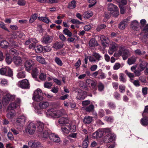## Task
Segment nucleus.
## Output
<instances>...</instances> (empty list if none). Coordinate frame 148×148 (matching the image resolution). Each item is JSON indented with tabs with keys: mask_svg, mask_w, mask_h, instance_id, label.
<instances>
[{
	"mask_svg": "<svg viewBox=\"0 0 148 148\" xmlns=\"http://www.w3.org/2000/svg\"><path fill=\"white\" fill-rule=\"evenodd\" d=\"M130 19L128 18L124 19L119 25V27L121 29H123L128 24V21Z\"/></svg>",
	"mask_w": 148,
	"mask_h": 148,
	"instance_id": "obj_14",
	"label": "nucleus"
},
{
	"mask_svg": "<svg viewBox=\"0 0 148 148\" xmlns=\"http://www.w3.org/2000/svg\"><path fill=\"white\" fill-rule=\"evenodd\" d=\"M142 71L139 69V68H138L137 69L134 71V73L136 76H139L141 75V72Z\"/></svg>",
	"mask_w": 148,
	"mask_h": 148,
	"instance_id": "obj_53",
	"label": "nucleus"
},
{
	"mask_svg": "<svg viewBox=\"0 0 148 148\" xmlns=\"http://www.w3.org/2000/svg\"><path fill=\"white\" fill-rule=\"evenodd\" d=\"M86 92L84 91H82L80 92L79 93V94L76 97V98L79 100H82L84 99L86 95Z\"/></svg>",
	"mask_w": 148,
	"mask_h": 148,
	"instance_id": "obj_22",
	"label": "nucleus"
},
{
	"mask_svg": "<svg viewBox=\"0 0 148 148\" xmlns=\"http://www.w3.org/2000/svg\"><path fill=\"white\" fill-rule=\"evenodd\" d=\"M118 45L114 42H111L108 50V53L110 55H112L114 52L116 51L117 49Z\"/></svg>",
	"mask_w": 148,
	"mask_h": 148,
	"instance_id": "obj_5",
	"label": "nucleus"
},
{
	"mask_svg": "<svg viewBox=\"0 0 148 148\" xmlns=\"http://www.w3.org/2000/svg\"><path fill=\"white\" fill-rule=\"evenodd\" d=\"M96 0H88L89 3H91V4L89 5V7L90 8L95 5L96 3Z\"/></svg>",
	"mask_w": 148,
	"mask_h": 148,
	"instance_id": "obj_61",
	"label": "nucleus"
},
{
	"mask_svg": "<svg viewBox=\"0 0 148 148\" xmlns=\"http://www.w3.org/2000/svg\"><path fill=\"white\" fill-rule=\"evenodd\" d=\"M2 101L3 105L4 106H6L9 103L10 101L8 98L5 95L2 98Z\"/></svg>",
	"mask_w": 148,
	"mask_h": 148,
	"instance_id": "obj_30",
	"label": "nucleus"
},
{
	"mask_svg": "<svg viewBox=\"0 0 148 148\" xmlns=\"http://www.w3.org/2000/svg\"><path fill=\"white\" fill-rule=\"evenodd\" d=\"M69 122V120L67 119L64 117H62L58 120V123L61 125H65Z\"/></svg>",
	"mask_w": 148,
	"mask_h": 148,
	"instance_id": "obj_20",
	"label": "nucleus"
},
{
	"mask_svg": "<svg viewBox=\"0 0 148 148\" xmlns=\"http://www.w3.org/2000/svg\"><path fill=\"white\" fill-rule=\"evenodd\" d=\"M43 47L41 45H38L35 46L34 49L36 53H40L43 50Z\"/></svg>",
	"mask_w": 148,
	"mask_h": 148,
	"instance_id": "obj_36",
	"label": "nucleus"
},
{
	"mask_svg": "<svg viewBox=\"0 0 148 148\" xmlns=\"http://www.w3.org/2000/svg\"><path fill=\"white\" fill-rule=\"evenodd\" d=\"M93 117L92 116H86L83 119V123L86 124H89L93 121Z\"/></svg>",
	"mask_w": 148,
	"mask_h": 148,
	"instance_id": "obj_19",
	"label": "nucleus"
},
{
	"mask_svg": "<svg viewBox=\"0 0 148 148\" xmlns=\"http://www.w3.org/2000/svg\"><path fill=\"white\" fill-rule=\"evenodd\" d=\"M52 85V84L51 82H45L44 84L45 87L47 88H50Z\"/></svg>",
	"mask_w": 148,
	"mask_h": 148,
	"instance_id": "obj_58",
	"label": "nucleus"
},
{
	"mask_svg": "<svg viewBox=\"0 0 148 148\" xmlns=\"http://www.w3.org/2000/svg\"><path fill=\"white\" fill-rule=\"evenodd\" d=\"M6 57V61L8 64H10L12 61V58L9 54H7Z\"/></svg>",
	"mask_w": 148,
	"mask_h": 148,
	"instance_id": "obj_54",
	"label": "nucleus"
},
{
	"mask_svg": "<svg viewBox=\"0 0 148 148\" xmlns=\"http://www.w3.org/2000/svg\"><path fill=\"white\" fill-rule=\"evenodd\" d=\"M52 37L47 35L44 37L42 38V42L45 44H49L52 42Z\"/></svg>",
	"mask_w": 148,
	"mask_h": 148,
	"instance_id": "obj_15",
	"label": "nucleus"
},
{
	"mask_svg": "<svg viewBox=\"0 0 148 148\" xmlns=\"http://www.w3.org/2000/svg\"><path fill=\"white\" fill-rule=\"evenodd\" d=\"M37 14H35L31 16L30 18L29 19V22L30 23H32L37 19Z\"/></svg>",
	"mask_w": 148,
	"mask_h": 148,
	"instance_id": "obj_43",
	"label": "nucleus"
},
{
	"mask_svg": "<svg viewBox=\"0 0 148 148\" xmlns=\"http://www.w3.org/2000/svg\"><path fill=\"white\" fill-rule=\"evenodd\" d=\"M61 129L62 132L66 134H68L69 132V129L67 127H62Z\"/></svg>",
	"mask_w": 148,
	"mask_h": 148,
	"instance_id": "obj_63",
	"label": "nucleus"
},
{
	"mask_svg": "<svg viewBox=\"0 0 148 148\" xmlns=\"http://www.w3.org/2000/svg\"><path fill=\"white\" fill-rule=\"evenodd\" d=\"M49 103L47 101H42L40 102L39 105L41 109H46L49 106Z\"/></svg>",
	"mask_w": 148,
	"mask_h": 148,
	"instance_id": "obj_21",
	"label": "nucleus"
},
{
	"mask_svg": "<svg viewBox=\"0 0 148 148\" xmlns=\"http://www.w3.org/2000/svg\"><path fill=\"white\" fill-rule=\"evenodd\" d=\"M119 79L120 81L123 83H125L126 81V76L123 73H120L119 75Z\"/></svg>",
	"mask_w": 148,
	"mask_h": 148,
	"instance_id": "obj_35",
	"label": "nucleus"
},
{
	"mask_svg": "<svg viewBox=\"0 0 148 148\" xmlns=\"http://www.w3.org/2000/svg\"><path fill=\"white\" fill-rule=\"evenodd\" d=\"M125 87L123 85H120L119 86V91L121 93H123L125 91Z\"/></svg>",
	"mask_w": 148,
	"mask_h": 148,
	"instance_id": "obj_59",
	"label": "nucleus"
},
{
	"mask_svg": "<svg viewBox=\"0 0 148 148\" xmlns=\"http://www.w3.org/2000/svg\"><path fill=\"white\" fill-rule=\"evenodd\" d=\"M101 132H98V131H97L92 134V137L95 138H100L101 136Z\"/></svg>",
	"mask_w": 148,
	"mask_h": 148,
	"instance_id": "obj_42",
	"label": "nucleus"
},
{
	"mask_svg": "<svg viewBox=\"0 0 148 148\" xmlns=\"http://www.w3.org/2000/svg\"><path fill=\"white\" fill-rule=\"evenodd\" d=\"M39 73V71L37 67H34L32 69V75L34 78H36Z\"/></svg>",
	"mask_w": 148,
	"mask_h": 148,
	"instance_id": "obj_24",
	"label": "nucleus"
},
{
	"mask_svg": "<svg viewBox=\"0 0 148 148\" xmlns=\"http://www.w3.org/2000/svg\"><path fill=\"white\" fill-rule=\"evenodd\" d=\"M36 60L42 64H47V62L45 60L44 58L40 56H38L36 57Z\"/></svg>",
	"mask_w": 148,
	"mask_h": 148,
	"instance_id": "obj_25",
	"label": "nucleus"
},
{
	"mask_svg": "<svg viewBox=\"0 0 148 148\" xmlns=\"http://www.w3.org/2000/svg\"><path fill=\"white\" fill-rule=\"evenodd\" d=\"M63 113L60 110H58L55 108L48 109L46 112L47 116H51L54 118H59L62 115Z\"/></svg>",
	"mask_w": 148,
	"mask_h": 148,
	"instance_id": "obj_1",
	"label": "nucleus"
},
{
	"mask_svg": "<svg viewBox=\"0 0 148 148\" xmlns=\"http://www.w3.org/2000/svg\"><path fill=\"white\" fill-rule=\"evenodd\" d=\"M140 122L143 126H145L148 124V119L147 117H144L142 119Z\"/></svg>",
	"mask_w": 148,
	"mask_h": 148,
	"instance_id": "obj_39",
	"label": "nucleus"
},
{
	"mask_svg": "<svg viewBox=\"0 0 148 148\" xmlns=\"http://www.w3.org/2000/svg\"><path fill=\"white\" fill-rule=\"evenodd\" d=\"M106 27V26L103 24H101L98 26L97 30V31H99L101 29L104 28Z\"/></svg>",
	"mask_w": 148,
	"mask_h": 148,
	"instance_id": "obj_64",
	"label": "nucleus"
},
{
	"mask_svg": "<svg viewBox=\"0 0 148 148\" xmlns=\"http://www.w3.org/2000/svg\"><path fill=\"white\" fill-rule=\"evenodd\" d=\"M26 117L24 115L20 116L16 119L15 123L16 125L22 127L25 123Z\"/></svg>",
	"mask_w": 148,
	"mask_h": 148,
	"instance_id": "obj_4",
	"label": "nucleus"
},
{
	"mask_svg": "<svg viewBox=\"0 0 148 148\" xmlns=\"http://www.w3.org/2000/svg\"><path fill=\"white\" fill-rule=\"evenodd\" d=\"M110 13L113 16L115 17L118 16L119 14V12L118 8L117 9L114 10V11L112 12H111Z\"/></svg>",
	"mask_w": 148,
	"mask_h": 148,
	"instance_id": "obj_41",
	"label": "nucleus"
},
{
	"mask_svg": "<svg viewBox=\"0 0 148 148\" xmlns=\"http://www.w3.org/2000/svg\"><path fill=\"white\" fill-rule=\"evenodd\" d=\"M99 76L98 78L100 79H103L106 77L105 74L103 73L101 70H99Z\"/></svg>",
	"mask_w": 148,
	"mask_h": 148,
	"instance_id": "obj_37",
	"label": "nucleus"
},
{
	"mask_svg": "<svg viewBox=\"0 0 148 148\" xmlns=\"http://www.w3.org/2000/svg\"><path fill=\"white\" fill-rule=\"evenodd\" d=\"M38 19L40 21H42L47 23H48L49 22H50V21L47 18L45 17H39Z\"/></svg>",
	"mask_w": 148,
	"mask_h": 148,
	"instance_id": "obj_48",
	"label": "nucleus"
},
{
	"mask_svg": "<svg viewBox=\"0 0 148 148\" xmlns=\"http://www.w3.org/2000/svg\"><path fill=\"white\" fill-rule=\"evenodd\" d=\"M114 138V135L112 133H109L105 136L103 139V141L106 143H108L113 141Z\"/></svg>",
	"mask_w": 148,
	"mask_h": 148,
	"instance_id": "obj_6",
	"label": "nucleus"
},
{
	"mask_svg": "<svg viewBox=\"0 0 148 148\" xmlns=\"http://www.w3.org/2000/svg\"><path fill=\"white\" fill-rule=\"evenodd\" d=\"M18 106V104H16V103H12L9 105L8 108L10 110H12L17 108Z\"/></svg>",
	"mask_w": 148,
	"mask_h": 148,
	"instance_id": "obj_33",
	"label": "nucleus"
},
{
	"mask_svg": "<svg viewBox=\"0 0 148 148\" xmlns=\"http://www.w3.org/2000/svg\"><path fill=\"white\" fill-rule=\"evenodd\" d=\"M42 95L41 90L38 88L34 92L33 97V99L37 101H40L43 99Z\"/></svg>",
	"mask_w": 148,
	"mask_h": 148,
	"instance_id": "obj_2",
	"label": "nucleus"
},
{
	"mask_svg": "<svg viewBox=\"0 0 148 148\" xmlns=\"http://www.w3.org/2000/svg\"><path fill=\"white\" fill-rule=\"evenodd\" d=\"M51 134L50 130H48L47 128H45L43 132L39 133L38 135L43 138H47L48 135L49 136V134Z\"/></svg>",
	"mask_w": 148,
	"mask_h": 148,
	"instance_id": "obj_13",
	"label": "nucleus"
},
{
	"mask_svg": "<svg viewBox=\"0 0 148 148\" xmlns=\"http://www.w3.org/2000/svg\"><path fill=\"white\" fill-rule=\"evenodd\" d=\"M108 10L109 11H110V12H112L118 8V7L116 5H114L113 4L110 3L108 5Z\"/></svg>",
	"mask_w": 148,
	"mask_h": 148,
	"instance_id": "obj_26",
	"label": "nucleus"
},
{
	"mask_svg": "<svg viewBox=\"0 0 148 148\" xmlns=\"http://www.w3.org/2000/svg\"><path fill=\"white\" fill-rule=\"evenodd\" d=\"M28 144L29 147L32 148H37L42 147L41 143L38 141L34 142L32 141H29Z\"/></svg>",
	"mask_w": 148,
	"mask_h": 148,
	"instance_id": "obj_12",
	"label": "nucleus"
},
{
	"mask_svg": "<svg viewBox=\"0 0 148 148\" xmlns=\"http://www.w3.org/2000/svg\"><path fill=\"white\" fill-rule=\"evenodd\" d=\"M17 85L18 87L24 89H28L30 87L29 82L26 79L18 82Z\"/></svg>",
	"mask_w": 148,
	"mask_h": 148,
	"instance_id": "obj_3",
	"label": "nucleus"
},
{
	"mask_svg": "<svg viewBox=\"0 0 148 148\" xmlns=\"http://www.w3.org/2000/svg\"><path fill=\"white\" fill-rule=\"evenodd\" d=\"M92 56L95 58L96 60L99 61L101 60V58L102 57L98 53H93Z\"/></svg>",
	"mask_w": 148,
	"mask_h": 148,
	"instance_id": "obj_51",
	"label": "nucleus"
},
{
	"mask_svg": "<svg viewBox=\"0 0 148 148\" xmlns=\"http://www.w3.org/2000/svg\"><path fill=\"white\" fill-rule=\"evenodd\" d=\"M12 61L14 64L17 66H20L22 64V60L19 56H14L12 59Z\"/></svg>",
	"mask_w": 148,
	"mask_h": 148,
	"instance_id": "obj_11",
	"label": "nucleus"
},
{
	"mask_svg": "<svg viewBox=\"0 0 148 148\" xmlns=\"http://www.w3.org/2000/svg\"><path fill=\"white\" fill-rule=\"evenodd\" d=\"M7 71L5 75L11 77L13 75V72L11 69L8 67H7Z\"/></svg>",
	"mask_w": 148,
	"mask_h": 148,
	"instance_id": "obj_50",
	"label": "nucleus"
},
{
	"mask_svg": "<svg viewBox=\"0 0 148 148\" xmlns=\"http://www.w3.org/2000/svg\"><path fill=\"white\" fill-rule=\"evenodd\" d=\"M131 27L134 30L137 31L139 27L138 22L136 20H134L131 22Z\"/></svg>",
	"mask_w": 148,
	"mask_h": 148,
	"instance_id": "obj_17",
	"label": "nucleus"
},
{
	"mask_svg": "<svg viewBox=\"0 0 148 148\" xmlns=\"http://www.w3.org/2000/svg\"><path fill=\"white\" fill-rule=\"evenodd\" d=\"M37 131L38 133H39L42 132L44 130V123L41 122L39 121L37 123Z\"/></svg>",
	"mask_w": 148,
	"mask_h": 148,
	"instance_id": "obj_16",
	"label": "nucleus"
},
{
	"mask_svg": "<svg viewBox=\"0 0 148 148\" xmlns=\"http://www.w3.org/2000/svg\"><path fill=\"white\" fill-rule=\"evenodd\" d=\"M64 45L63 42L57 41L53 44V47L56 50L61 49Z\"/></svg>",
	"mask_w": 148,
	"mask_h": 148,
	"instance_id": "obj_18",
	"label": "nucleus"
},
{
	"mask_svg": "<svg viewBox=\"0 0 148 148\" xmlns=\"http://www.w3.org/2000/svg\"><path fill=\"white\" fill-rule=\"evenodd\" d=\"M34 64V62L32 60H30L27 61L25 65L26 70L27 71H29Z\"/></svg>",
	"mask_w": 148,
	"mask_h": 148,
	"instance_id": "obj_7",
	"label": "nucleus"
},
{
	"mask_svg": "<svg viewBox=\"0 0 148 148\" xmlns=\"http://www.w3.org/2000/svg\"><path fill=\"white\" fill-rule=\"evenodd\" d=\"M0 27L8 31V32H10L9 30L5 26V24L2 22L0 21Z\"/></svg>",
	"mask_w": 148,
	"mask_h": 148,
	"instance_id": "obj_60",
	"label": "nucleus"
},
{
	"mask_svg": "<svg viewBox=\"0 0 148 148\" xmlns=\"http://www.w3.org/2000/svg\"><path fill=\"white\" fill-rule=\"evenodd\" d=\"M136 61V57L134 56H132L128 59L127 63L129 65H130L134 64Z\"/></svg>",
	"mask_w": 148,
	"mask_h": 148,
	"instance_id": "obj_31",
	"label": "nucleus"
},
{
	"mask_svg": "<svg viewBox=\"0 0 148 148\" xmlns=\"http://www.w3.org/2000/svg\"><path fill=\"white\" fill-rule=\"evenodd\" d=\"M63 33L67 35L69 37H71L72 35V33L67 29L65 28L64 29L63 31Z\"/></svg>",
	"mask_w": 148,
	"mask_h": 148,
	"instance_id": "obj_38",
	"label": "nucleus"
},
{
	"mask_svg": "<svg viewBox=\"0 0 148 148\" xmlns=\"http://www.w3.org/2000/svg\"><path fill=\"white\" fill-rule=\"evenodd\" d=\"M36 126L35 124L32 122L30 123L27 126V130L30 134H33L35 131Z\"/></svg>",
	"mask_w": 148,
	"mask_h": 148,
	"instance_id": "obj_8",
	"label": "nucleus"
},
{
	"mask_svg": "<svg viewBox=\"0 0 148 148\" xmlns=\"http://www.w3.org/2000/svg\"><path fill=\"white\" fill-rule=\"evenodd\" d=\"M43 50L45 52H49L51 50V47L49 46H46L43 47Z\"/></svg>",
	"mask_w": 148,
	"mask_h": 148,
	"instance_id": "obj_62",
	"label": "nucleus"
},
{
	"mask_svg": "<svg viewBox=\"0 0 148 148\" xmlns=\"http://www.w3.org/2000/svg\"><path fill=\"white\" fill-rule=\"evenodd\" d=\"M49 138L51 141L58 143L60 141V139L58 135L53 134L51 133L49 134Z\"/></svg>",
	"mask_w": 148,
	"mask_h": 148,
	"instance_id": "obj_9",
	"label": "nucleus"
},
{
	"mask_svg": "<svg viewBox=\"0 0 148 148\" xmlns=\"http://www.w3.org/2000/svg\"><path fill=\"white\" fill-rule=\"evenodd\" d=\"M125 73L130 78H133L134 77V75L133 73L129 72L127 70H126Z\"/></svg>",
	"mask_w": 148,
	"mask_h": 148,
	"instance_id": "obj_55",
	"label": "nucleus"
},
{
	"mask_svg": "<svg viewBox=\"0 0 148 148\" xmlns=\"http://www.w3.org/2000/svg\"><path fill=\"white\" fill-rule=\"evenodd\" d=\"M136 54L141 56L144 55L145 53V52L144 51H141L140 49H137L134 51Z\"/></svg>",
	"mask_w": 148,
	"mask_h": 148,
	"instance_id": "obj_40",
	"label": "nucleus"
},
{
	"mask_svg": "<svg viewBox=\"0 0 148 148\" xmlns=\"http://www.w3.org/2000/svg\"><path fill=\"white\" fill-rule=\"evenodd\" d=\"M7 97L8 98L9 101H13L15 99V96L14 95H11L9 93L7 94L6 95Z\"/></svg>",
	"mask_w": 148,
	"mask_h": 148,
	"instance_id": "obj_49",
	"label": "nucleus"
},
{
	"mask_svg": "<svg viewBox=\"0 0 148 148\" xmlns=\"http://www.w3.org/2000/svg\"><path fill=\"white\" fill-rule=\"evenodd\" d=\"M89 45L90 47H94L97 46V43L95 38H92L89 42Z\"/></svg>",
	"mask_w": 148,
	"mask_h": 148,
	"instance_id": "obj_27",
	"label": "nucleus"
},
{
	"mask_svg": "<svg viewBox=\"0 0 148 148\" xmlns=\"http://www.w3.org/2000/svg\"><path fill=\"white\" fill-rule=\"evenodd\" d=\"M66 127L69 128V132H74L76 130V127L75 125L69 124V125H66Z\"/></svg>",
	"mask_w": 148,
	"mask_h": 148,
	"instance_id": "obj_29",
	"label": "nucleus"
},
{
	"mask_svg": "<svg viewBox=\"0 0 148 148\" xmlns=\"http://www.w3.org/2000/svg\"><path fill=\"white\" fill-rule=\"evenodd\" d=\"M76 1L75 0L72 1L70 3L68 4V8H74L76 7Z\"/></svg>",
	"mask_w": 148,
	"mask_h": 148,
	"instance_id": "obj_44",
	"label": "nucleus"
},
{
	"mask_svg": "<svg viewBox=\"0 0 148 148\" xmlns=\"http://www.w3.org/2000/svg\"><path fill=\"white\" fill-rule=\"evenodd\" d=\"M7 67L6 68H2L0 69V73L1 75H5L7 71Z\"/></svg>",
	"mask_w": 148,
	"mask_h": 148,
	"instance_id": "obj_57",
	"label": "nucleus"
},
{
	"mask_svg": "<svg viewBox=\"0 0 148 148\" xmlns=\"http://www.w3.org/2000/svg\"><path fill=\"white\" fill-rule=\"evenodd\" d=\"M54 61L58 65L62 66L63 65V62L61 59L58 57H56L54 59Z\"/></svg>",
	"mask_w": 148,
	"mask_h": 148,
	"instance_id": "obj_45",
	"label": "nucleus"
},
{
	"mask_svg": "<svg viewBox=\"0 0 148 148\" xmlns=\"http://www.w3.org/2000/svg\"><path fill=\"white\" fill-rule=\"evenodd\" d=\"M93 15L92 12L91 11H87L85 12L83 15L84 18H88L91 17Z\"/></svg>",
	"mask_w": 148,
	"mask_h": 148,
	"instance_id": "obj_34",
	"label": "nucleus"
},
{
	"mask_svg": "<svg viewBox=\"0 0 148 148\" xmlns=\"http://www.w3.org/2000/svg\"><path fill=\"white\" fill-rule=\"evenodd\" d=\"M125 49V47L123 46L119 47L117 52L114 53V56L116 57L121 56Z\"/></svg>",
	"mask_w": 148,
	"mask_h": 148,
	"instance_id": "obj_10",
	"label": "nucleus"
},
{
	"mask_svg": "<svg viewBox=\"0 0 148 148\" xmlns=\"http://www.w3.org/2000/svg\"><path fill=\"white\" fill-rule=\"evenodd\" d=\"M8 42L6 41H2L0 43L1 47L3 48H7L8 47Z\"/></svg>",
	"mask_w": 148,
	"mask_h": 148,
	"instance_id": "obj_46",
	"label": "nucleus"
},
{
	"mask_svg": "<svg viewBox=\"0 0 148 148\" xmlns=\"http://www.w3.org/2000/svg\"><path fill=\"white\" fill-rule=\"evenodd\" d=\"M88 144V137L87 136L83 140L82 143V147L83 148H87Z\"/></svg>",
	"mask_w": 148,
	"mask_h": 148,
	"instance_id": "obj_32",
	"label": "nucleus"
},
{
	"mask_svg": "<svg viewBox=\"0 0 148 148\" xmlns=\"http://www.w3.org/2000/svg\"><path fill=\"white\" fill-rule=\"evenodd\" d=\"M130 55V53L129 50L127 49H126L121 56L122 57L123 59L125 60L127 59Z\"/></svg>",
	"mask_w": 148,
	"mask_h": 148,
	"instance_id": "obj_23",
	"label": "nucleus"
},
{
	"mask_svg": "<svg viewBox=\"0 0 148 148\" xmlns=\"http://www.w3.org/2000/svg\"><path fill=\"white\" fill-rule=\"evenodd\" d=\"M98 90L100 92L103 91L104 88V84L101 82H99L98 85Z\"/></svg>",
	"mask_w": 148,
	"mask_h": 148,
	"instance_id": "obj_47",
	"label": "nucleus"
},
{
	"mask_svg": "<svg viewBox=\"0 0 148 148\" xmlns=\"http://www.w3.org/2000/svg\"><path fill=\"white\" fill-rule=\"evenodd\" d=\"M25 73L24 72H21L19 73L18 74L17 77L18 78H24L25 77Z\"/></svg>",
	"mask_w": 148,
	"mask_h": 148,
	"instance_id": "obj_56",
	"label": "nucleus"
},
{
	"mask_svg": "<svg viewBox=\"0 0 148 148\" xmlns=\"http://www.w3.org/2000/svg\"><path fill=\"white\" fill-rule=\"evenodd\" d=\"M86 111L88 112L93 111L94 110V106L93 105H90L87 107L86 109Z\"/></svg>",
	"mask_w": 148,
	"mask_h": 148,
	"instance_id": "obj_52",
	"label": "nucleus"
},
{
	"mask_svg": "<svg viewBox=\"0 0 148 148\" xmlns=\"http://www.w3.org/2000/svg\"><path fill=\"white\" fill-rule=\"evenodd\" d=\"M147 64L145 62L142 61L139 64V66L138 68H139V69L142 71H143L146 66V65Z\"/></svg>",
	"mask_w": 148,
	"mask_h": 148,
	"instance_id": "obj_28",
	"label": "nucleus"
}]
</instances>
